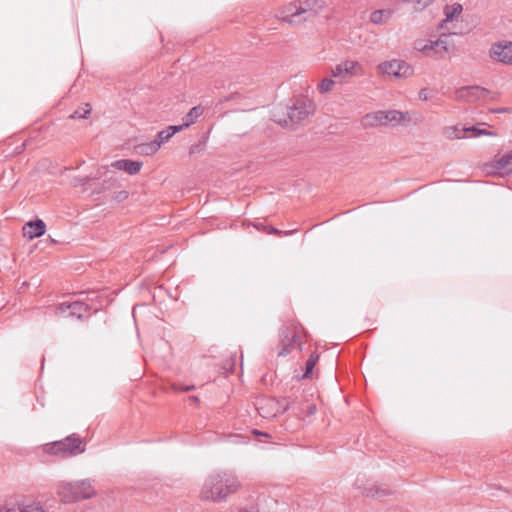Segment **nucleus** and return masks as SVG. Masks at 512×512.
<instances>
[{
  "mask_svg": "<svg viewBox=\"0 0 512 512\" xmlns=\"http://www.w3.org/2000/svg\"><path fill=\"white\" fill-rule=\"evenodd\" d=\"M43 452L42 460L50 461L52 457H62L64 454V442L63 441H54L51 443H46L41 447Z\"/></svg>",
  "mask_w": 512,
  "mask_h": 512,
  "instance_id": "15",
  "label": "nucleus"
},
{
  "mask_svg": "<svg viewBox=\"0 0 512 512\" xmlns=\"http://www.w3.org/2000/svg\"><path fill=\"white\" fill-rule=\"evenodd\" d=\"M142 167V163L138 161L126 160L124 171L130 175L137 174Z\"/></svg>",
  "mask_w": 512,
  "mask_h": 512,
  "instance_id": "27",
  "label": "nucleus"
},
{
  "mask_svg": "<svg viewBox=\"0 0 512 512\" xmlns=\"http://www.w3.org/2000/svg\"><path fill=\"white\" fill-rule=\"evenodd\" d=\"M500 98V93L497 91H490L480 86H466L461 87L455 91V99L460 102H477L482 101L485 103L496 102Z\"/></svg>",
  "mask_w": 512,
  "mask_h": 512,
  "instance_id": "3",
  "label": "nucleus"
},
{
  "mask_svg": "<svg viewBox=\"0 0 512 512\" xmlns=\"http://www.w3.org/2000/svg\"><path fill=\"white\" fill-rule=\"evenodd\" d=\"M94 493L95 490L88 481L66 484V502L68 500L77 501L80 499L90 498Z\"/></svg>",
  "mask_w": 512,
  "mask_h": 512,
  "instance_id": "8",
  "label": "nucleus"
},
{
  "mask_svg": "<svg viewBox=\"0 0 512 512\" xmlns=\"http://www.w3.org/2000/svg\"><path fill=\"white\" fill-rule=\"evenodd\" d=\"M403 3L410 5L415 11H423L432 6L437 0H401Z\"/></svg>",
  "mask_w": 512,
  "mask_h": 512,
  "instance_id": "22",
  "label": "nucleus"
},
{
  "mask_svg": "<svg viewBox=\"0 0 512 512\" xmlns=\"http://www.w3.org/2000/svg\"><path fill=\"white\" fill-rule=\"evenodd\" d=\"M429 98V91L428 89L424 88L419 91V99L426 101Z\"/></svg>",
  "mask_w": 512,
  "mask_h": 512,
  "instance_id": "33",
  "label": "nucleus"
},
{
  "mask_svg": "<svg viewBox=\"0 0 512 512\" xmlns=\"http://www.w3.org/2000/svg\"><path fill=\"white\" fill-rule=\"evenodd\" d=\"M160 149V145L157 141L150 143L141 144L138 146V152L142 155H153Z\"/></svg>",
  "mask_w": 512,
  "mask_h": 512,
  "instance_id": "23",
  "label": "nucleus"
},
{
  "mask_svg": "<svg viewBox=\"0 0 512 512\" xmlns=\"http://www.w3.org/2000/svg\"><path fill=\"white\" fill-rule=\"evenodd\" d=\"M24 512H44L39 504L28 505L24 508Z\"/></svg>",
  "mask_w": 512,
  "mask_h": 512,
  "instance_id": "31",
  "label": "nucleus"
},
{
  "mask_svg": "<svg viewBox=\"0 0 512 512\" xmlns=\"http://www.w3.org/2000/svg\"><path fill=\"white\" fill-rule=\"evenodd\" d=\"M96 179H102L104 183H108L109 186H113L117 182V177L111 168L108 166H102L97 170L95 175Z\"/></svg>",
  "mask_w": 512,
  "mask_h": 512,
  "instance_id": "19",
  "label": "nucleus"
},
{
  "mask_svg": "<svg viewBox=\"0 0 512 512\" xmlns=\"http://www.w3.org/2000/svg\"><path fill=\"white\" fill-rule=\"evenodd\" d=\"M66 312H68L69 316L80 319L90 315V308L80 299H70L66 300Z\"/></svg>",
  "mask_w": 512,
  "mask_h": 512,
  "instance_id": "14",
  "label": "nucleus"
},
{
  "mask_svg": "<svg viewBox=\"0 0 512 512\" xmlns=\"http://www.w3.org/2000/svg\"><path fill=\"white\" fill-rule=\"evenodd\" d=\"M294 345H298L300 346L301 345V342H300V336L298 334H293L292 336V340L287 344V345H284L283 348L281 349V351L279 352V355L280 356H286L287 354L290 353L291 351V348L294 346Z\"/></svg>",
  "mask_w": 512,
  "mask_h": 512,
  "instance_id": "25",
  "label": "nucleus"
},
{
  "mask_svg": "<svg viewBox=\"0 0 512 512\" xmlns=\"http://www.w3.org/2000/svg\"><path fill=\"white\" fill-rule=\"evenodd\" d=\"M125 165H126V160L122 159V160H117V161L112 162L110 164V166H108V167L111 168L112 170L115 169V170H119V171H124Z\"/></svg>",
  "mask_w": 512,
  "mask_h": 512,
  "instance_id": "30",
  "label": "nucleus"
},
{
  "mask_svg": "<svg viewBox=\"0 0 512 512\" xmlns=\"http://www.w3.org/2000/svg\"><path fill=\"white\" fill-rule=\"evenodd\" d=\"M317 3L315 1L305 0V1H296L289 3L287 6L284 7V9L280 12L279 17L283 21H287L289 23H297L300 22V19H298L302 14H306L307 16L304 17V20H306L308 17L313 15L317 12L316 8L314 6Z\"/></svg>",
  "mask_w": 512,
  "mask_h": 512,
  "instance_id": "4",
  "label": "nucleus"
},
{
  "mask_svg": "<svg viewBox=\"0 0 512 512\" xmlns=\"http://www.w3.org/2000/svg\"><path fill=\"white\" fill-rule=\"evenodd\" d=\"M315 411V407L314 406H311L310 407V413H313Z\"/></svg>",
  "mask_w": 512,
  "mask_h": 512,
  "instance_id": "37",
  "label": "nucleus"
},
{
  "mask_svg": "<svg viewBox=\"0 0 512 512\" xmlns=\"http://www.w3.org/2000/svg\"><path fill=\"white\" fill-rule=\"evenodd\" d=\"M183 129V126H169L165 130L160 131L157 134V141L159 145L161 146L165 142H167L175 133L181 131Z\"/></svg>",
  "mask_w": 512,
  "mask_h": 512,
  "instance_id": "20",
  "label": "nucleus"
},
{
  "mask_svg": "<svg viewBox=\"0 0 512 512\" xmlns=\"http://www.w3.org/2000/svg\"><path fill=\"white\" fill-rule=\"evenodd\" d=\"M85 450V442L72 434L70 436H66V454L77 455Z\"/></svg>",
  "mask_w": 512,
  "mask_h": 512,
  "instance_id": "17",
  "label": "nucleus"
},
{
  "mask_svg": "<svg viewBox=\"0 0 512 512\" xmlns=\"http://www.w3.org/2000/svg\"><path fill=\"white\" fill-rule=\"evenodd\" d=\"M91 112V107L88 103L84 105V107L80 108L79 110H76L73 114L70 115V118L72 119H82L86 118L88 114Z\"/></svg>",
  "mask_w": 512,
  "mask_h": 512,
  "instance_id": "28",
  "label": "nucleus"
},
{
  "mask_svg": "<svg viewBox=\"0 0 512 512\" xmlns=\"http://www.w3.org/2000/svg\"><path fill=\"white\" fill-rule=\"evenodd\" d=\"M203 113V108L201 106L193 107L189 113L185 117L184 123L181 125L184 127H188L190 124L194 123V121Z\"/></svg>",
  "mask_w": 512,
  "mask_h": 512,
  "instance_id": "24",
  "label": "nucleus"
},
{
  "mask_svg": "<svg viewBox=\"0 0 512 512\" xmlns=\"http://www.w3.org/2000/svg\"><path fill=\"white\" fill-rule=\"evenodd\" d=\"M313 103L308 99H300L288 109V117L292 123H298L313 112Z\"/></svg>",
  "mask_w": 512,
  "mask_h": 512,
  "instance_id": "11",
  "label": "nucleus"
},
{
  "mask_svg": "<svg viewBox=\"0 0 512 512\" xmlns=\"http://www.w3.org/2000/svg\"><path fill=\"white\" fill-rule=\"evenodd\" d=\"M240 488L237 476L230 471H222L211 474L205 480L201 489V498L216 503L226 501Z\"/></svg>",
  "mask_w": 512,
  "mask_h": 512,
  "instance_id": "1",
  "label": "nucleus"
},
{
  "mask_svg": "<svg viewBox=\"0 0 512 512\" xmlns=\"http://www.w3.org/2000/svg\"><path fill=\"white\" fill-rule=\"evenodd\" d=\"M440 35L429 36L428 38H418L413 43V48L421 53L424 57L433 58L436 60H444L454 52L455 45L451 39V35L439 31Z\"/></svg>",
  "mask_w": 512,
  "mask_h": 512,
  "instance_id": "2",
  "label": "nucleus"
},
{
  "mask_svg": "<svg viewBox=\"0 0 512 512\" xmlns=\"http://www.w3.org/2000/svg\"><path fill=\"white\" fill-rule=\"evenodd\" d=\"M257 405H259V403H257ZM257 410L259 411V414L263 417H269L271 414L269 413H264L263 412V407L262 406H257Z\"/></svg>",
  "mask_w": 512,
  "mask_h": 512,
  "instance_id": "36",
  "label": "nucleus"
},
{
  "mask_svg": "<svg viewBox=\"0 0 512 512\" xmlns=\"http://www.w3.org/2000/svg\"><path fill=\"white\" fill-rule=\"evenodd\" d=\"M406 119L405 115L397 110L376 111L364 115L361 119L363 127H377L386 124H398Z\"/></svg>",
  "mask_w": 512,
  "mask_h": 512,
  "instance_id": "5",
  "label": "nucleus"
},
{
  "mask_svg": "<svg viewBox=\"0 0 512 512\" xmlns=\"http://www.w3.org/2000/svg\"><path fill=\"white\" fill-rule=\"evenodd\" d=\"M4 512H24V508L22 509L19 506H13L11 508H7Z\"/></svg>",
  "mask_w": 512,
  "mask_h": 512,
  "instance_id": "35",
  "label": "nucleus"
},
{
  "mask_svg": "<svg viewBox=\"0 0 512 512\" xmlns=\"http://www.w3.org/2000/svg\"><path fill=\"white\" fill-rule=\"evenodd\" d=\"M442 135L448 140L468 138V126L460 127L453 125L444 127L442 129Z\"/></svg>",
  "mask_w": 512,
  "mask_h": 512,
  "instance_id": "16",
  "label": "nucleus"
},
{
  "mask_svg": "<svg viewBox=\"0 0 512 512\" xmlns=\"http://www.w3.org/2000/svg\"><path fill=\"white\" fill-rule=\"evenodd\" d=\"M483 172L487 175H508L512 173V151L496 155L493 160L485 163L483 166Z\"/></svg>",
  "mask_w": 512,
  "mask_h": 512,
  "instance_id": "7",
  "label": "nucleus"
},
{
  "mask_svg": "<svg viewBox=\"0 0 512 512\" xmlns=\"http://www.w3.org/2000/svg\"><path fill=\"white\" fill-rule=\"evenodd\" d=\"M253 433H254V434H257V435H262V433H260V432H259V431H257V430H254V431H253Z\"/></svg>",
  "mask_w": 512,
  "mask_h": 512,
  "instance_id": "38",
  "label": "nucleus"
},
{
  "mask_svg": "<svg viewBox=\"0 0 512 512\" xmlns=\"http://www.w3.org/2000/svg\"><path fill=\"white\" fill-rule=\"evenodd\" d=\"M489 112L494 113V114H496V113H512V108L511 107L490 108Z\"/></svg>",
  "mask_w": 512,
  "mask_h": 512,
  "instance_id": "32",
  "label": "nucleus"
},
{
  "mask_svg": "<svg viewBox=\"0 0 512 512\" xmlns=\"http://www.w3.org/2000/svg\"><path fill=\"white\" fill-rule=\"evenodd\" d=\"M380 75L394 77L397 79L408 78L413 75V67L404 60L392 59L384 61L377 66Z\"/></svg>",
  "mask_w": 512,
  "mask_h": 512,
  "instance_id": "6",
  "label": "nucleus"
},
{
  "mask_svg": "<svg viewBox=\"0 0 512 512\" xmlns=\"http://www.w3.org/2000/svg\"><path fill=\"white\" fill-rule=\"evenodd\" d=\"M392 15V11L388 9L384 10H376L371 13L370 21L374 24H384L386 23Z\"/></svg>",
  "mask_w": 512,
  "mask_h": 512,
  "instance_id": "21",
  "label": "nucleus"
},
{
  "mask_svg": "<svg viewBox=\"0 0 512 512\" xmlns=\"http://www.w3.org/2000/svg\"><path fill=\"white\" fill-rule=\"evenodd\" d=\"M490 56L496 61L512 64V42L503 41L494 44L490 49Z\"/></svg>",
  "mask_w": 512,
  "mask_h": 512,
  "instance_id": "12",
  "label": "nucleus"
},
{
  "mask_svg": "<svg viewBox=\"0 0 512 512\" xmlns=\"http://www.w3.org/2000/svg\"><path fill=\"white\" fill-rule=\"evenodd\" d=\"M463 7L459 3L448 4L443 9L444 18L438 24L437 30L444 31L448 34H452L451 30L454 28L453 23L458 21Z\"/></svg>",
  "mask_w": 512,
  "mask_h": 512,
  "instance_id": "9",
  "label": "nucleus"
},
{
  "mask_svg": "<svg viewBox=\"0 0 512 512\" xmlns=\"http://www.w3.org/2000/svg\"><path fill=\"white\" fill-rule=\"evenodd\" d=\"M318 361V355L311 354L308 360L306 361L305 373L303 375L304 378H309L312 374V371Z\"/></svg>",
  "mask_w": 512,
  "mask_h": 512,
  "instance_id": "26",
  "label": "nucleus"
},
{
  "mask_svg": "<svg viewBox=\"0 0 512 512\" xmlns=\"http://www.w3.org/2000/svg\"><path fill=\"white\" fill-rule=\"evenodd\" d=\"M482 126H488L489 125L485 122L478 123L473 126H468V137H480V136H490V137H496L498 134L497 132L485 128H481Z\"/></svg>",
  "mask_w": 512,
  "mask_h": 512,
  "instance_id": "18",
  "label": "nucleus"
},
{
  "mask_svg": "<svg viewBox=\"0 0 512 512\" xmlns=\"http://www.w3.org/2000/svg\"><path fill=\"white\" fill-rule=\"evenodd\" d=\"M174 389L176 391H182V392H188L192 389H194V386H182V385H175Z\"/></svg>",
  "mask_w": 512,
  "mask_h": 512,
  "instance_id": "34",
  "label": "nucleus"
},
{
  "mask_svg": "<svg viewBox=\"0 0 512 512\" xmlns=\"http://www.w3.org/2000/svg\"><path fill=\"white\" fill-rule=\"evenodd\" d=\"M363 74V66L359 62L353 60H346L336 65L332 70L333 77L341 78L343 80L354 76H362Z\"/></svg>",
  "mask_w": 512,
  "mask_h": 512,
  "instance_id": "10",
  "label": "nucleus"
},
{
  "mask_svg": "<svg viewBox=\"0 0 512 512\" xmlns=\"http://www.w3.org/2000/svg\"><path fill=\"white\" fill-rule=\"evenodd\" d=\"M45 231L46 225L40 219L29 221L22 228L23 237L28 240H33L34 238L44 235Z\"/></svg>",
  "mask_w": 512,
  "mask_h": 512,
  "instance_id": "13",
  "label": "nucleus"
},
{
  "mask_svg": "<svg viewBox=\"0 0 512 512\" xmlns=\"http://www.w3.org/2000/svg\"><path fill=\"white\" fill-rule=\"evenodd\" d=\"M335 82L330 79V78H324L319 86H318V89L321 93H326V92H329L333 86H334Z\"/></svg>",
  "mask_w": 512,
  "mask_h": 512,
  "instance_id": "29",
  "label": "nucleus"
}]
</instances>
